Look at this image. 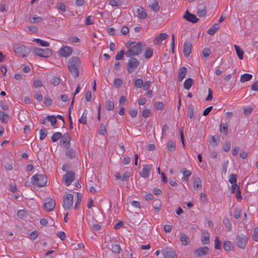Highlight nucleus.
Returning <instances> with one entry per match:
<instances>
[{
	"label": "nucleus",
	"mask_w": 258,
	"mask_h": 258,
	"mask_svg": "<svg viewBox=\"0 0 258 258\" xmlns=\"http://www.w3.org/2000/svg\"><path fill=\"white\" fill-rule=\"evenodd\" d=\"M81 60L77 56L71 57L68 62V69L75 78L79 77V68L81 65Z\"/></svg>",
	"instance_id": "nucleus-1"
},
{
	"label": "nucleus",
	"mask_w": 258,
	"mask_h": 258,
	"mask_svg": "<svg viewBox=\"0 0 258 258\" xmlns=\"http://www.w3.org/2000/svg\"><path fill=\"white\" fill-rule=\"evenodd\" d=\"M146 46L144 42H140L132 46L125 52L126 57L137 56L140 54L143 48Z\"/></svg>",
	"instance_id": "nucleus-2"
},
{
	"label": "nucleus",
	"mask_w": 258,
	"mask_h": 258,
	"mask_svg": "<svg viewBox=\"0 0 258 258\" xmlns=\"http://www.w3.org/2000/svg\"><path fill=\"white\" fill-rule=\"evenodd\" d=\"M31 182L38 187H43L46 184L47 177L43 174H35L32 177Z\"/></svg>",
	"instance_id": "nucleus-3"
},
{
	"label": "nucleus",
	"mask_w": 258,
	"mask_h": 258,
	"mask_svg": "<svg viewBox=\"0 0 258 258\" xmlns=\"http://www.w3.org/2000/svg\"><path fill=\"white\" fill-rule=\"evenodd\" d=\"M13 48L16 54L21 57L26 56L30 52L31 49L27 48L21 44H16L13 45Z\"/></svg>",
	"instance_id": "nucleus-4"
},
{
	"label": "nucleus",
	"mask_w": 258,
	"mask_h": 258,
	"mask_svg": "<svg viewBox=\"0 0 258 258\" xmlns=\"http://www.w3.org/2000/svg\"><path fill=\"white\" fill-rule=\"evenodd\" d=\"M127 64V71L128 74L132 73L139 66V60L133 57L130 56Z\"/></svg>",
	"instance_id": "nucleus-5"
},
{
	"label": "nucleus",
	"mask_w": 258,
	"mask_h": 258,
	"mask_svg": "<svg viewBox=\"0 0 258 258\" xmlns=\"http://www.w3.org/2000/svg\"><path fill=\"white\" fill-rule=\"evenodd\" d=\"M248 241V238L243 234H238L236 237V245L241 249H244Z\"/></svg>",
	"instance_id": "nucleus-6"
},
{
	"label": "nucleus",
	"mask_w": 258,
	"mask_h": 258,
	"mask_svg": "<svg viewBox=\"0 0 258 258\" xmlns=\"http://www.w3.org/2000/svg\"><path fill=\"white\" fill-rule=\"evenodd\" d=\"M74 196L72 194H68L63 197V207L66 210H69L73 204Z\"/></svg>",
	"instance_id": "nucleus-7"
},
{
	"label": "nucleus",
	"mask_w": 258,
	"mask_h": 258,
	"mask_svg": "<svg viewBox=\"0 0 258 258\" xmlns=\"http://www.w3.org/2000/svg\"><path fill=\"white\" fill-rule=\"evenodd\" d=\"M34 54L42 57H48L51 54V51L48 48L44 49L35 48L32 50Z\"/></svg>",
	"instance_id": "nucleus-8"
},
{
	"label": "nucleus",
	"mask_w": 258,
	"mask_h": 258,
	"mask_svg": "<svg viewBox=\"0 0 258 258\" xmlns=\"http://www.w3.org/2000/svg\"><path fill=\"white\" fill-rule=\"evenodd\" d=\"M75 174L72 171H69L63 175L62 179L67 186H69L74 180Z\"/></svg>",
	"instance_id": "nucleus-9"
},
{
	"label": "nucleus",
	"mask_w": 258,
	"mask_h": 258,
	"mask_svg": "<svg viewBox=\"0 0 258 258\" xmlns=\"http://www.w3.org/2000/svg\"><path fill=\"white\" fill-rule=\"evenodd\" d=\"M44 207L47 211H52L55 207V202L51 198H46L45 199Z\"/></svg>",
	"instance_id": "nucleus-10"
},
{
	"label": "nucleus",
	"mask_w": 258,
	"mask_h": 258,
	"mask_svg": "<svg viewBox=\"0 0 258 258\" xmlns=\"http://www.w3.org/2000/svg\"><path fill=\"white\" fill-rule=\"evenodd\" d=\"M71 141V138L69 133H66L63 135H62L59 143L61 145H64L67 148H69L70 146Z\"/></svg>",
	"instance_id": "nucleus-11"
},
{
	"label": "nucleus",
	"mask_w": 258,
	"mask_h": 258,
	"mask_svg": "<svg viewBox=\"0 0 258 258\" xmlns=\"http://www.w3.org/2000/svg\"><path fill=\"white\" fill-rule=\"evenodd\" d=\"M183 18L186 21L192 23H196L199 20V19L195 15L190 13L187 10L185 12Z\"/></svg>",
	"instance_id": "nucleus-12"
},
{
	"label": "nucleus",
	"mask_w": 258,
	"mask_h": 258,
	"mask_svg": "<svg viewBox=\"0 0 258 258\" xmlns=\"http://www.w3.org/2000/svg\"><path fill=\"white\" fill-rule=\"evenodd\" d=\"M162 254L164 258H177L175 252L169 248L164 249L162 251Z\"/></svg>",
	"instance_id": "nucleus-13"
},
{
	"label": "nucleus",
	"mask_w": 258,
	"mask_h": 258,
	"mask_svg": "<svg viewBox=\"0 0 258 258\" xmlns=\"http://www.w3.org/2000/svg\"><path fill=\"white\" fill-rule=\"evenodd\" d=\"M72 47L66 46L60 49L59 53L61 56L67 57L72 54Z\"/></svg>",
	"instance_id": "nucleus-14"
},
{
	"label": "nucleus",
	"mask_w": 258,
	"mask_h": 258,
	"mask_svg": "<svg viewBox=\"0 0 258 258\" xmlns=\"http://www.w3.org/2000/svg\"><path fill=\"white\" fill-rule=\"evenodd\" d=\"M209 250L207 246L200 247L195 251V255L198 257H201L206 254Z\"/></svg>",
	"instance_id": "nucleus-15"
},
{
	"label": "nucleus",
	"mask_w": 258,
	"mask_h": 258,
	"mask_svg": "<svg viewBox=\"0 0 258 258\" xmlns=\"http://www.w3.org/2000/svg\"><path fill=\"white\" fill-rule=\"evenodd\" d=\"M192 44L190 42H187L184 43L183 46V53L184 55L187 57L189 55L191 51Z\"/></svg>",
	"instance_id": "nucleus-16"
},
{
	"label": "nucleus",
	"mask_w": 258,
	"mask_h": 258,
	"mask_svg": "<svg viewBox=\"0 0 258 258\" xmlns=\"http://www.w3.org/2000/svg\"><path fill=\"white\" fill-rule=\"evenodd\" d=\"M138 17L139 19L144 20L147 18V13L145 9L140 7L137 9Z\"/></svg>",
	"instance_id": "nucleus-17"
},
{
	"label": "nucleus",
	"mask_w": 258,
	"mask_h": 258,
	"mask_svg": "<svg viewBox=\"0 0 258 258\" xmlns=\"http://www.w3.org/2000/svg\"><path fill=\"white\" fill-rule=\"evenodd\" d=\"M187 70L185 67H181L178 71V80L179 82H181L185 78L187 73Z\"/></svg>",
	"instance_id": "nucleus-18"
},
{
	"label": "nucleus",
	"mask_w": 258,
	"mask_h": 258,
	"mask_svg": "<svg viewBox=\"0 0 258 258\" xmlns=\"http://www.w3.org/2000/svg\"><path fill=\"white\" fill-rule=\"evenodd\" d=\"M151 171V166L149 165H143V168L140 173L142 177L146 178L149 176Z\"/></svg>",
	"instance_id": "nucleus-19"
},
{
	"label": "nucleus",
	"mask_w": 258,
	"mask_h": 258,
	"mask_svg": "<svg viewBox=\"0 0 258 258\" xmlns=\"http://www.w3.org/2000/svg\"><path fill=\"white\" fill-rule=\"evenodd\" d=\"M179 239L183 245H187L190 242L189 238L184 233H182L181 234Z\"/></svg>",
	"instance_id": "nucleus-20"
},
{
	"label": "nucleus",
	"mask_w": 258,
	"mask_h": 258,
	"mask_svg": "<svg viewBox=\"0 0 258 258\" xmlns=\"http://www.w3.org/2000/svg\"><path fill=\"white\" fill-rule=\"evenodd\" d=\"M168 37V34L166 33H160L154 40L155 44H158V42L159 41L160 43L161 42L166 39Z\"/></svg>",
	"instance_id": "nucleus-21"
},
{
	"label": "nucleus",
	"mask_w": 258,
	"mask_h": 258,
	"mask_svg": "<svg viewBox=\"0 0 258 258\" xmlns=\"http://www.w3.org/2000/svg\"><path fill=\"white\" fill-rule=\"evenodd\" d=\"M220 131L221 134L226 136L228 133V125L226 123H221L220 125Z\"/></svg>",
	"instance_id": "nucleus-22"
},
{
	"label": "nucleus",
	"mask_w": 258,
	"mask_h": 258,
	"mask_svg": "<svg viewBox=\"0 0 258 258\" xmlns=\"http://www.w3.org/2000/svg\"><path fill=\"white\" fill-rule=\"evenodd\" d=\"M220 28V26L218 23L214 24L212 27L210 28L208 31V34L210 35H213Z\"/></svg>",
	"instance_id": "nucleus-23"
},
{
	"label": "nucleus",
	"mask_w": 258,
	"mask_h": 258,
	"mask_svg": "<svg viewBox=\"0 0 258 258\" xmlns=\"http://www.w3.org/2000/svg\"><path fill=\"white\" fill-rule=\"evenodd\" d=\"M88 111L86 109L84 110L81 117L79 119V122L82 124H86L87 123Z\"/></svg>",
	"instance_id": "nucleus-24"
},
{
	"label": "nucleus",
	"mask_w": 258,
	"mask_h": 258,
	"mask_svg": "<svg viewBox=\"0 0 258 258\" xmlns=\"http://www.w3.org/2000/svg\"><path fill=\"white\" fill-rule=\"evenodd\" d=\"M234 48L238 58L241 60L243 58V50L239 46L235 44L234 45Z\"/></svg>",
	"instance_id": "nucleus-25"
},
{
	"label": "nucleus",
	"mask_w": 258,
	"mask_h": 258,
	"mask_svg": "<svg viewBox=\"0 0 258 258\" xmlns=\"http://www.w3.org/2000/svg\"><path fill=\"white\" fill-rule=\"evenodd\" d=\"M252 78V76L249 74H244L242 75L240 77V81L241 83H244L245 82L250 81Z\"/></svg>",
	"instance_id": "nucleus-26"
},
{
	"label": "nucleus",
	"mask_w": 258,
	"mask_h": 258,
	"mask_svg": "<svg viewBox=\"0 0 258 258\" xmlns=\"http://www.w3.org/2000/svg\"><path fill=\"white\" fill-rule=\"evenodd\" d=\"M207 14V8L205 6H203L202 8H199L198 10L197 15L200 17H202L205 16Z\"/></svg>",
	"instance_id": "nucleus-27"
},
{
	"label": "nucleus",
	"mask_w": 258,
	"mask_h": 258,
	"mask_svg": "<svg viewBox=\"0 0 258 258\" xmlns=\"http://www.w3.org/2000/svg\"><path fill=\"white\" fill-rule=\"evenodd\" d=\"M192 84H193V80L191 78H188L185 81V82L183 84V87L184 89H185L186 90H188L191 88Z\"/></svg>",
	"instance_id": "nucleus-28"
},
{
	"label": "nucleus",
	"mask_w": 258,
	"mask_h": 258,
	"mask_svg": "<svg viewBox=\"0 0 258 258\" xmlns=\"http://www.w3.org/2000/svg\"><path fill=\"white\" fill-rule=\"evenodd\" d=\"M153 50L152 48L149 47H147L145 51L144 57L147 59H149L153 55Z\"/></svg>",
	"instance_id": "nucleus-29"
},
{
	"label": "nucleus",
	"mask_w": 258,
	"mask_h": 258,
	"mask_svg": "<svg viewBox=\"0 0 258 258\" xmlns=\"http://www.w3.org/2000/svg\"><path fill=\"white\" fill-rule=\"evenodd\" d=\"M46 119L48 121L50 122L52 126H54L57 122V119L56 116L54 115H48L46 116Z\"/></svg>",
	"instance_id": "nucleus-30"
},
{
	"label": "nucleus",
	"mask_w": 258,
	"mask_h": 258,
	"mask_svg": "<svg viewBox=\"0 0 258 258\" xmlns=\"http://www.w3.org/2000/svg\"><path fill=\"white\" fill-rule=\"evenodd\" d=\"M194 187L195 189L202 187V181L200 177H197L195 178L194 181Z\"/></svg>",
	"instance_id": "nucleus-31"
},
{
	"label": "nucleus",
	"mask_w": 258,
	"mask_h": 258,
	"mask_svg": "<svg viewBox=\"0 0 258 258\" xmlns=\"http://www.w3.org/2000/svg\"><path fill=\"white\" fill-rule=\"evenodd\" d=\"M233 247L232 244L230 241H226L223 243V248L226 251H231Z\"/></svg>",
	"instance_id": "nucleus-32"
},
{
	"label": "nucleus",
	"mask_w": 258,
	"mask_h": 258,
	"mask_svg": "<svg viewBox=\"0 0 258 258\" xmlns=\"http://www.w3.org/2000/svg\"><path fill=\"white\" fill-rule=\"evenodd\" d=\"M9 119V115L3 111H0V120L2 122H7Z\"/></svg>",
	"instance_id": "nucleus-33"
},
{
	"label": "nucleus",
	"mask_w": 258,
	"mask_h": 258,
	"mask_svg": "<svg viewBox=\"0 0 258 258\" xmlns=\"http://www.w3.org/2000/svg\"><path fill=\"white\" fill-rule=\"evenodd\" d=\"M149 7L155 12H157L160 9V6L157 0H153V3L151 5H150Z\"/></svg>",
	"instance_id": "nucleus-34"
},
{
	"label": "nucleus",
	"mask_w": 258,
	"mask_h": 258,
	"mask_svg": "<svg viewBox=\"0 0 258 258\" xmlns=\"http://www.w3.org/2000/svg\"><path fill=\"white\" fill-rule=\"evenodd\" d=\"M62 137V134L60 132H55L53 134L51 139L53 142H56Z\"/></svg>",
	"instance_id": "nucleus-35"
},
{
	"label": "nucleus",
	"mask_w": 258,
	"mask_h": 258,
	"mask_svg": "<svg viewBox=\"0 0 258 258\" xmlns=\"http://www.w3.org/2000/svg\"><path fill=\"white\" fill-rule=\"evenodd\" d=\"M66 155L69 158L72 159L75 157V152L72 149L67 148V150L66 152Z\"/></svg>",
	"instance_id": "nucleus-36"
},
{
	"label": "nucleus",
	"mask_w": 258,
	"mask_h": 258,
	"mask_svg": "<svg viewBox=\"0 0 258 258\" xmlns=\"http://www.w3.org/2000/svg\"><path fill=\"white\" fill-rule=\"evenodd\" d=\"M114 105L112 101H107L105 102V108L108 111L112 110L114 109Z\"/></svg>",
	"instance_id": "nucleus-37"
},
{
	"label": "nucleus",
	"mask_w": 258,
	"mask_h": 258,
	"mask_svg": "<svg viewBox=\"0 0 258 258\" xmlns=\"http://www.w3.org/2000/svg\"><path fill=\"white\" fill-rule=\"evenodd\" d=\"M33 41L40 44V45L42 46L48 47L49 45V43L48 42L42 40L38 38L34 39Z\"/></svg>",
	"instance_id": "nucleus-38"
},
{
	"label": "nucleus",
	"mask_w": 258,
	"mask_h": 258,
	"mask_svg": "<svg viewBox=\"0 0 258 258\" xmlns=\"http://www.w3.org/2000/svg\"><path fill=\"white\" fill-rule=\"evenodd\" d=\"M219 141L218 137H217V139H216L214 136H212L211 139L209 141L210 145L213 147L218 146Z\"/></svg>",
	"instance_id": "nucleus-39"
},
{
	"label": "nucleus",
	"mask_w": 258,
	"mask_h": 258,
	"mask_svg": "<svg viewBox=\"0 0 258 258\" xmlns=\"http://www.w3.org/2000/svg\"><path fill=\"white\" fill-rule=\"evenodd\" d=\"M223 223L227 229V230L228 231H231L232 229V225L230 220L228 219H225L223 221Z\"/></svg>",
	"instance_id": "nucleus-40"
},
{
	"label": "nucleus",
	"mask_w": 258,
	"mask_h": 258,
	"mask_svg": "<svg viewBox=\"0 0 258 258\" xmlns=\"http://www.w3.org/2000/svg\"><path fill=\"white\" fill-rule=\"evenodd\" d=\"M187 114L188 116L190 118H192L194 117V106L190 104L187 107Z\"/></svg>",
	"instance_id": "nucleus-41"
},
{
	"label": "nucleus",
	"mask_w": 258,
	"mask_h": 258,
	"mask_svg": "<svg viewBox=\"0 0 258 258\" xmlns=\"http://www.w3.org/2000/svg\"><path fill=\"white\" fill-rule=\"evenodd\" d=\"M184 170L183 171V177L182 179L183 180H187L188 179V177L191 175V172L190 170L183 169Z\"/></svg>",
	"instance_id": "nucleus-42"
},
{
	"label": "nucleus",
	"mask_w": 258,
	"mask_h": 258,
	"mask_svg": "<svg viewBox=\"0 0 258 258\" xmlns=\"http://www.w3.org/2000/svg\"><path fill=\"white\" fill-rule=\"evenodd\" d=\"M77 202L76 203V204H75V207H74L75 210H77L79 208V205H80V204L82 201V194L80 192H77Z\"/></svg>",
	"instance_id": "nucleus-43"
},
{
	"label": "nucleus",
	"mask_w": 258,
	"mask_h": 258,
	"mask_svg": "<svg viewBox=\"0 0 258 258\" xmlns=\"http://www.w3.org/2000/svg\"><path fill=\"white\" fill-rule=\"evenodd\" d=\"M214 247L216 249H220L221 248V241L218 237H216L214 241Z\"/></svg>",
	"instance_id": "nucleus-44"
},
{
	"label": "nucleus",
	"mask_w": 258,
	"mask_h": 258,
	"mask_svg": "<svg viewBox=\"0 0 258 258\" xmlns=\"http://www.w3.org/2000/svg\"><path fill=\"white\" fill-rule=\"evenodd\" d=\"M98 132L100 135H104L106 133L107 131L105 124L103 123L100 124L98 129Z\"/></svg>",
	"instance_id": "nucleus-45"
},
{
	"label": "nucleus",
	"mask_w": 258,
	"mask_h": 258,
	"mask_svg": "<svg viewBox=\"0 0 258 258\" xmlns=\"http://www.w3.org/2000/svg\"><path fill=\"white\" fill-rule=\"evenodd\" d=\"M144 85L143 81L141 79H137L135 80V86L137 88H141Z\"/></svg>",
	"instance_id": "nucleus-46"
},
{
	"label": "nucleus",
	"mask_w": 258,
	"mask_h": 258,
	"mask_svg": "<svg viewBox=\"0 0 258 258\" xmlns=\"http://www.w3.org/2000/svg\"><path fill=\"white\" fill-rule=\"evenodd\" d=\"M168 150L170 151H174L175 150V145L172 141H169L167 144Z\"/></svg>",
	"instance_id": "nucleus-47"
},
{
	"label": "nucleus",
	"mask_w": 258,
	"mask_h": 258,
	"mask_svg": "<svg viewBox=\"0 0 258 258\" xmlns=\"http://www.w3.org/2000/svg\"><path fill=\"white\" fill-rule=\"evenodd\" d=\"M43 20V18L40 17H34L29 19V21L31 23H40Z\"/></svg>",
	"instance_id": "nucleus-48"
},
{
	"label": "nucleus",
	"mask_w": 258,
	"mask_h": 258,
	"mask_svg": "<svg viewBox=\"0 0 258 258\" xmlns=\"http://www.w3.org/2000/svg\"><path fill=\"white\" fill-rule=\"evenodd\" d=\"M52 100L51 98H50L49 97H47V96L44 97V104L46 106L48 107V106H50L52 104Z\"/></svg>",
	"instance_id": "nucleus-49"
},
{
	"label": "nucleus",
	"mask_w": 258,
	"mask_h": 258,
	"mask_svg": "<svg viewBox=\"0 0 258 258\" xmlns=\"http://www.w3.org/2000/svg\"><path fill=\"white\" fill-rule=\"evenodd\" d=\"M121 250V248L119 245L115 244L112 246V251L114 253H119Z\"/></svg>",
	"instance_id": "nucleus-50"
},
{
	"label": "nucleus",
	"mask_w": 258,
	"mask_h": 258,
	"mask_svg": "<svg viewBox=\"0 0 258 258\" xmlns=\"http://www.w3.org/2000/svg\"><path fill=\"white\" fill-rule=\"evenodd\" d=\"M40 140H42L47 135V131L46 128H44L41 129L40 131Z\"/></svg>",
	"instance_id": "nucleus-51"
},
{
	"label": "nucleus",
	"mask_w": 258,
	"mask_h": 258,
	"mask_svg": "<svg viewBox=\"0 0 258 258\" xmlns=\"http://www.w3.org/2000/svg\"><path fill=\"white\" fill-rule=\"evenodd\" d=\"M109 4L112 7H118L121 5V2L119 0H110Z\"/></svg>",
	"instance_id": "nucleus-52"
},
{
	"label": "nucleus",
	"mask_w": 258,
	"mask_h": 258,
	"mask_svg": "<svg viewBox=\"0 0 258 258\" xmlns=\"http://www.w3.org/2000/svg\"><path fill=\"white\" fill-rule=\"evenodd\" d=\"M229 181L232 184H236V181H237L236 175H234L233 174H231L230 175V178H229Z\"/></svg>",
	"instance_id": "nucleus-53"
},
{
	"label": "nucleus",
	"mask_w": 258,
	"mask_h": 258,
	"mask_svg": "<svg viewBox=\"0 0 258 258\" xmlns=\"http://www.w3.org/2000/svg\"><path fill=\"white\" fill-rule=\"evenodd\" d=\"M122 83V81L120 79L117 78L114 80V85L115 88H119L121 86Z\"/></svg>",
	"instance_id": "nucleus-54"
},
{
	"label": "nucleus",
	"mask_w": 258,
	"mask_h": 258,
	"mask_svg": "<svg viewBox=\"0 0 258 258\" xmlns=\"http://www.w3.org/2000/svg\"><path fill=\"white\" fill-rule=\"evenodd\" d=\"M124 51L123 49H121L120 51H119L116 55H115V59L116 60H121L123 58V54Z\"/></svg>",
	"instance_id": "nucleus-55"
},
{
	"label": "nucleus",
	"mask_w": 258,
	"mask_h": 258,
	"mask_svg": "<svg viewBox=\"0 0 258 258\" xmlns=\"http://www.w3.org/2000/svg\"><path fill=\"white\" fill-rule=\"evenodd\" d=\"M26 215V211L24 210H19L17 212V216L19 218L23 219Z\"/></svg>",
	"instance_id": "nucleus-56"
},
{
	"label": "nucleus",
	"mask_w": 258,
	"mask_h": 258,
	"mask_svg": "<svg viewBox=\"0 0 258 258\" xmlns=\"http://www.w3.org/2000/svg\"><path fill=\"white\" fill-rule=\"evenodd\" d=\"M252 239L255 241H258V227L254 229Z\"/></svg>",
	"instance_id": "nucleus-57"
},
{
	"label": "nucleus",
	"mask_w": 258,
	"mask_h": 258,
	"mask_svg": "<svg viewBox=\"0 0 258 258\" xmlns=\"http://www.w3.org/2000/svg\"><path fill=\"white\" fill-rule=\"evenodd\" d=\"M211 50L210 49V48L207 47V48H205L203 50V56L205 57H208L210 54H211Z\"/></svg>",
	"instance_id": "nucleus-58"
},
{
	"label": "nucleus",
	"mask_w": 258,
	"mask_h": 258,
	"mask_svg": "<svg viewBox=\"0 0 258 258\" xmlns=\"http://www.w3.org/2000/svg\"><path fill=\"white\" fill-rule=\"evenodd\" d=\"M202 243L203 244H208L210 242V237L209 235L205 236L204 237L202 238L201 239Z\"/></svg>",
	"instance_id": "nucleus-59"
},
{
	"label": "nucleus",
	"mask_w": 258,
	"mask_h": 258,
	"mask_svg": "<svg viewBox=\"0 0 258 258\" xmlns=\"http://www.w3.org/2000/svg\"><path fill=\"white\" fill-rule=\"evenodd\" d=\"M150 113L151 112L150 110L148 108H146L143 110L142 115L143 117L147 118L149 116Z\"/></svg>",
	"instance_id": "nucleus-60"
},
{
	"label": "nucleus",
	"mask_w": 258,
	"mask_h": 258,
	"mask_svg": "<svg viewBox=\"0 0 258 258\" xmlns=\"http://www.w3.org/2000/svg\"><path fill=\"white\" fill-rule=\"evenodd\" d=\"M138 110L136 109H131L129 111V114L132 117H135L137 116Z\"/></svg>",
	"instance_id": "nucleus-61"
},
{
	"label": "nucleus",
	"mask_w": 258,
	"mask_h": 258,
	"mask_svg": "<svg viewBox=\"0 0 258 258\" xmlns=\"http://www.w3.org/2000/svg\"><path fill=\"white\" fill-rule=\"evenodd\" d=\"M51 83L54 86H57L59 83V79L57 77H53L51 79Z\"/></svg>",
	"instance_id": "nucleus-62"
},
{
	"label": "nucleus",
	"mask_w": 258,
	"mask_h": 258,
	"mask_svg": "<svg viewBox=\"0 0 258 258\" xmlns=\"http://www.w3.org/2000/svg\"><path fill=\"white\" fill-rule=\"evenodd\" d=\"M34 97L36 100H37L39 102L41 101L43 99L42 95L38 92L34 94Z\"/></svg>",
	"instance_id": "nucleus-63"
},
{
	"label": "nucleus",
	"mask_w": 258,
	"mask_h": 258,
	"mask_svg": "<svg viewBox=\"0 0 258 258\" xmlns=\"http://www.w3.org/2000/svg\"><path fill=\"white\" fill-rule=\"evenodd\" d=\"M251 89L254 91H258V80L252 84Z\"/></svg>",
	"instance_id": "nucleus-64"
}]
</instances>
